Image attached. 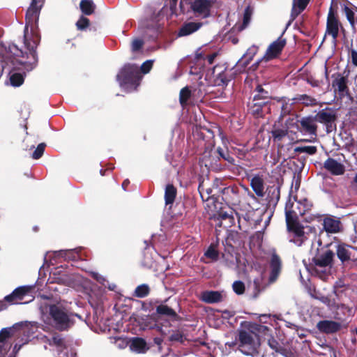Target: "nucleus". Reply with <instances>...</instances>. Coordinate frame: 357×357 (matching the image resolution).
Here are the masks:
<instances>
[{
    "label": "nucleus",
    "instance_id": "nucleus-1",
    "mask_svg": "<svg viewBox=\"0 0 357 357\" xmlns=\"http://www.w3.org/2000/svg\"><path fill=\"white\" fill-rule=\"evenodd\" d=\"M218 132L221 135L222 146H218L215 150L214 133L208 128H203L200 130H196L193 132V146L197 150L195 152L196 156H212L213 153H217L219 156L245 155L248 153V149L243 144H235L229 142L227 139L223 136L220 128Z\"/></svg>",
    "mask_w": 357,
    "mask_h": 357
},
{
    "label": "nucleus",
    "instance_id": "nucleus-2",
    "mask_svg": "<svg viewBox=\"0 0 357 357\" xmlns=\"http://www.w3.org/2000/svg\"><path fill=\"white\" fill-rule=\"evenodd\" d=\"M312 204L307 199H303L298 201L296 198L289 200L286 204L285 214L286 222L288 229L292 233V237L290 239L297 246L302 245L307 239V234L304 231V228L298 222L299 216H303L306 212L311 209Z\"/></svg>",
    "mask_w": 357,
    "mask_h": 357
},
{
    "label": "nucleus",
    "instance_id": "nucleus-3",
    "mask_svg": "<svg viewBox=\"0 0 357 357\" xmlns=\"http://www.w3.org/2000/svg\"><path fill=\"white\" fill-rule=\"evenodd\" d=\"M75 317L82 319L81 316L69 312L62 305L54 304L46 306L41 313L43 322L59 331H66L72 327L75 323Z\"/></svg>",
    "mask_w": 357,
    "mask_h": 357
},
{
    "label": "nucleus",
    "instance_id": "nucleus-4",
    "mask_svg": "<svg viewBox=\"0 0 357 357\" xmlns=\"http://www.w3.org/2000/svg\"><path fill=\"white\" fill-rule=\"evenodd\" d=\"M24 38V43L26 50H29V54L26 52L19 49L15 44L10 45L8 50L14 56L16 63L20 65L24 70L29 72L36 67L38 62L36 48L40 42V37L32 35L30 38H28L25 34Z\"/></svg>",
    "mask_w": 357,
    "mask_h": 357
},
{
    "label": "nucleus",
    "instance_id": "nucleus-5",
    "mask_svg": "<svg viewBox=\"0 0 357 357\" xmlns=\"http://www.w3.org/2000/svg\"><path fill=\"white\" fill-rule=\"evenodd\" d=\"M142 75L135 64H125L116 75L120 86L128 91H135L140 84Z\"/></svg>",
    "mask_w": 357,
    "mask_h": 357
},
{
    "label": "nucleus",
    "instance_id": "nucleus-6",
    "mask_svg": "<svg viewBox=\"0 0 357 357\" xmlns=\"http://www.w3.org/2000/svg\"><path fill=\"white\" fill-rule=\"evenodd\" d=\"M340 30L344 31V26L340 21L337 14L331 6L327 15L325 36H331L333 40L335 42L338 38Z\"/></svg>",
    "mask_w": 357,
    "mask_h": 357
},
{
    "label": "nucleus",
    "instance_id": "nucleus-7",
    "mask_svg": "<svg viewBox=\"0 0 357 357\" xmlns=\"http://www.w3.org/2000/svg\"><path fill=\"white\" fill-rule=\"evenodd\" d=\"M213 84L215 86L225 87L236 75L232 68L216 65L213 68Z\"/></svg>",
    "mask_w": 357,
    "mask_h": 357
},
{
    "label": "nucleus",
    "instance_id": "nucleus-8",
    "mask_svg": "<svg viewBox=\"0 0 357 357\" xmlns=\"http://www.w3.org/2000/svg\"><path fill=\"white\" fill-rule=\"evenodd\" d=\"M247 107L248 112L255 118L264 117L266 114L271 112V104L261 99H257L256 96L249 100Z\"/></svg>",
    "mask_w": 357,
    "mask_h": 357
},
{
    "label": "nucleus",
    "instance_id": "nucleus-9",
    "mask_svg": "<svg viewBox=\"0 0 357 357\" xmlns=\"http://www.w3.org/2000/svg\"><path fill=\"white\" fill-rule=\"evenodd\" d=\"M44 1L45 0H31V4L25 15V31H27L29 26L32 29L33 26L37 25L40 10L43 6Z\"/></svg>",
    "mask_w": 357,
    "mask_h": 357
},
{
    "label": "nucleus",
    "instance_id": "nucleus-10",
    "mask_svg": "<svg viewBox=\"0 0 357 357\" xmlns=\"http://www.w3.org/2000/svg\"><path fill=\"white\" fill-rule=\"evenodd\" d=\"M298 131L303 134L316 137L317 135V120L314 116H303L295 123Z\"/></svg>",
    "mask_w": 357,
    "mask_h": 357
},
{
    "label": "nucleus",
    "instance_id": "nucleus-11",
    "mask_svg": "<svg viewBox=\"0 0 357 357\" xmlns=\"http://www.w3.org/2000/svg\"><path fill=\"white\" fill-rule=\"evenodd\" d=\"M286 43V39L282 38V36H280L276 40L270 44L262 59H265V62H267L278 57L281 54Z\"/></svg>",
    "mask_w": 357,
    "mask_h": 357
},
{
    "label": "nucleus",
    "instance_id": "nucleus-12",
    "mask_svg": "<svg viewBox=\"0 0 357 357\" xmlns=\"http://www.w3.org/2000/svg\"><path fill=\"white\" fill-rule=\"evenodd\" d=\"M332 77L334 78L332 86L335 89V91L337 92L340 98L342 99L349 96V89L347 86L348 79L340 73L333 74Z\"/></svg>",
    "mask_w": 357,
    "mask_h": 357
},
{
    "label": "nucleus",
    "instance_id": "nucleus-13",
    "mask_svg": "<svg viewBox=\"0 0 357 357\" xmlns=\"http://www.w3.org/2000/svg\"><path fill=\"white\" fill-rule=\"evenodd\" d=\"M15 328V326L4 328L0 331V357H13L6 356V354L10 348V344L7 342V340L13 335Z\"/></svg>",
    "mask_w": 357,
    "mask_h": 357
},
{
    "label": "nucleus",
    "instance_id": "nucleus-14",
    "mask_svg": "<svg viewBox=\"0 0 357 357\" xmlns=\"http://www.w3.org/2000/svg\"><path fill=\"white\" fill-rule=\"evenodd\" d=\"M334 254L331 250H326L321 255H317L313 259L314 266L319 270V268L331 267V263Z\"/></svg>",
    "mask_w": 357,
    "mask_h": 357
},
{
    "label": "nucleus",
    "instance_id": "nucleus-15",
    "mask_svg": "<svg viewBox=\"0 0 357 357\" xmlns=\"http://www.w3.org/2000/svg\"><path fill=\"white\" fill-rule=\"evenodd\" d=\"M30 290L31 288L29 287H18L11 294L6 296L5 299L13 304L21 303V301L29 293Z\"/></svg>",
    "mask_w": 357,
    "mask_h": 357
},
{
    "label": "nucleus",
    "instance_id": "nucleus-16",
    "mask_svg": "<svg viewBox=\"0 0 357 357\" xmlns=\"http://www.w3.org/2000/svg\"><path fill=\"white\" fill-rule=\"evenodd\" d=\"M211 3L208 0H195L191 5V9L195 13L202 15L204 17L210 15Z\"/></svg>",
    "mask_w": 357,
    "mask_h": 357
},
{
    "label": "nucleus",
    "instance_id": "nucleus-17",
    "mask_svg": "<svg viewBox=\"0 0 357 357\" xmlns=\"http://www.w3.org/2000/svg\"><path fill=\"white\" fill-rule=\"evenodd\" d=\"M257 337V334L252 331L241 330L239 332V347H248L254 348L255 346V338Z\"/></svg>",
    "mask_w": 357,
    "mask_h": 357
},
{
    "label": "nucleus",
    "instance_id": "nucleus-18",
    "mask_svg": "<svg viewBox=\"0 0 357 357\" xmlns=\"http://www.w3.org/2000/svg\"><path fill=\"white\" fill-rule=\"evenodd\" d=\"M318 330L325 333H335L340 328V324L331 320H323L317 323Z\"/></svg>",
    "mask_w": 357,
    "mask_h": 357
},
{
    "label": "nucleus",
    "instance_id": "nucleus-19",
    "mask_svg": "<svg viewBox=\"0 0 357 357\" xmlns=\"http://www.w3.org/2000/svg\"><path fill=\"white\" fill-rule=\"evenodd\" d=\"M314 116L317 122L324 124L328 123L331 121H336L337 120L336 113L329 108L319 111Z\"/></svg>",
    "mask_w": 357,
    "mask_h": 357
},
{
    "label": "nucleus",
    "instance_id": "nucleus-20",
    "mask_svg": "<svg viewBox=\"0 0 357 357\" xmlns=\"http://www.w3.org/2000/svg\"><path fill=\"white\" fill-rule=\"evenodd\" d=\"M324 167L333 175H342L345 171L344 166L332 158L325 161Z\"/></svg>",
    "mask_w": 357,
    "mask_h": 357
},
{
    "label": "nucleus",
    "instance_id": "nucleus-21",
    "mask_svg": "<svg viewBox=\"0 0 357 357\" xmlns=\"http://www.w3.org/2000/svg\"><path fill=\"white\" fill-rule=\"evenodd\" d=\"M222 298V294L218 291H204L200 294V299L206 303H219Z\"/></svg>",
    "mask_w": 357,
    "mask_h": 357
},
{
    "label": "nucleus",
    "instance_id": "nucleus-22",
    "mask_svg": "<svg viewBox=\"0 0 357 357\" xmlns=\"http://www.w3.org/2000/svg\"><path fill=\"white\" fill-rule=\"evenodd\" d=\"M356 250H357V249L352 246L340 245L337 248V255L338 258L344 262L349 260L352 255V252Z\"/></svg>",
    "mask_w": 357,
    "mask_h": 357
},
{
    "label": "nucleus",
    "instance_id": "nucleus-23",
    "mask_svg": "<svg viewBox=\"0 0 357 357\" xmlns=\"http://www.w3.org/2000/svg\"><path fill=\"white\" fill-rule=\"evenodd\" d=\"M282 164L280 162L277 158H270L265 165V169L267 171H271L273 176H280L282 172Z\"/></svg>",
    "mask_w": 357,
    "mask_h": 357
},
{
    "label": "nucleus",
    "instance_id": "nucleus-24",
    "mask_svg": "<svg viewBox=\"0 0 357 357\" xmlns=\"http://www.w3.org/2000/svg\"><path fill=\"white\" fill-rule=\"evenodd\" d=\"M202 24L201 22H187L184 23L182 26L180 28L178 31L179 36H185L192 33L197 31L201 26Z\"/></svg>",
    "mask_w": 357,
    "mask_h": 357
},
{
    "label": "nucleus",
    "instance_id": "nucleus-25",
    "mask_svg": "<svg viewBox=\"0 0 357 357\" xmlns=\"http://www.w3.org/2000/svg\"><path fill=\"white\" fill-rule=\"evenodd\" d=\"M271 273L270 275V282H273L277 279L281 269V261L276 255H273L271 261Z\"/></svg>",
    "mask_w": 357,
    "mask_h": 357
},
{
    "label": "nucleus",
    "instance_id": "nucleus-26",
    "mask_svg": "<svg viewBox=\"0 0 357 357\" xmlns=\"http://www.w3.org/2000/svg\"><path fill=\"white\" fill-rule=\"evenodd\" d=\"M323 226L326 232L333 234L340 231V222L336 219L326 218L324 220Z\"/></svg>",
    "mask_w": 357,
    "mask_h": 357
},
{
    "label": "nucleus",
    "instance_id": "nucleus-27",
    "mask_svg": "<svg viewBox=\"0 0 357 357\" xmlns=\"http://www.w3.org/2000/svg\"><path fill=\"white\" fill-rule=\"evenodd\" d=\"M252 190L259 197H263L264 195V181L259 175L255 176L250 181Z\"/></svg>",
    "mask_w": 357,
    "mask_h": 357
},
{
    "label": "nucleus",
    "instance_id": "nucleus-28",
    "mask_svg": "<svg viewBox=\"0 0 357 357\" xmlns=\"http://www.w3.org/2000/svg\"><path fill=\"white\" fill-rule=\"evenodd\" d=\"M130 348L132 351L137 353H144L148 349L145 340L139 337L132 340Z\"/></svg>",
    "mask_w": 357,
    "mask_h": 357
},
{
    "label": "nucleus",
    "instance_id": "nucleus-29",
    "mask_svg": "<svg viewBox=\"0 0 357 357\" xmlns=\"http://www.w3.org/2000/svg\"><path fill=\"white\" fill-rule=\"evenodd\" d=\"M45 338V342L50 346L56 347L59 351H62L65 348V343L61 336L57 333H54L52 338Z\"/></svg>",
    "mask_w": 357,
    "mask_h": 357
},
{
    "label": "nucleus",
    "instance_id": "nucleus-30",
    "mask_svg": "<svg viewBox=\"0 0 357 357\" xmlns=\"http://www.w3.org/2000/svg\"><path fill=\"white\" fill-rule=\"evenodd\" d=\"M79 7L82 13L85 15H92L96 9V5L92 0H82Z\"/></svg>",
    "mask_w": 357,
    "mask_h": 357
},
{
    "label": "nucleus",
    "instance_id": "nucleus-31",
    "mask_svg": "<svg viewBox=\"0 0 357 357\" xmlns=\"http://www.w3.org/2000/svg\"><path fill=\"white\" fill-rule=\"evenodd\" d=\"M254 92L255 93L253 96H256L257 99H261L265 102L271 104V97L268 91L265 90L261 85L258 84L255 88Z\"/></svg>",
    "mask_w": 357,
    "mask_h": 357
},
{
    "label": "nucleus",
    "instance_id": "nucleus-32",
    "mask_svg": "<svg viewBox=\"0 0 357 357\" xmlns=\"http://www.w3.org/2000/svg\"><path fill=\"white\" fill-rule=\"evenodd\" d=\"M192 97V91L188 86L182 88L179 93V102L184 107L188 105V100Z\"/></svg>",
    "mask_w": 357,
    "mask_h": 357
},
{
    "label": "nucleus",
    "instance_id": "nucleus-33",
    "mask_svg": "<svg viewBox=\"0 0 357 357\" xmlns=\"http://www.w3.org/2000/svg\"><path fill=\"white\" fill-rule=\"evenodd\" d=\"M294 100L296 102H301L306 106H315L317 105V100L307 94H298Z\"/></svg>",
    "mask_w": 357,
    "mask_h": 357
},
{
    "label": "nucleus",
    "instance_id": "nucleus-34",
    "mask_svg": "<svg viewBox=\"0 0 357 357\" xmlns=\"http://www.w3.org/2000/svg\"><path fill=\"white\" fill-rule=\"evenodd\" d=\"M176 190L172 184L167 185L165 193V203L167 205L172 204L175 199Z\"/></svg>",
    "mask_w": 357,
    "mask_h": 357
},
{
    "label": "nucleus",
    "instance_id": "nucleus-35",
    "mask_svg": "<svg viewBox=\"0 0 357 357\" xmlns=\"http://www.w3.org/2000/svg\"><path fill=\"white\" fill-rule=\"evenodd\" d=\"M252 60H250L248 58H246L243 55V56L238 61L236 64V72L238 73H243L248 72V66Z\"/></svg>",
    "mask_w": 357,
    "mask_h": 357
},
{
    "label": "nucleus",
    "instance_id": "nucleus-36",
    "mask_svg": "<svg viewBox=\"0 0 357 357\" xmlns=\"http://www.w3.org/2000/svg\"><path fill=\"white\" fill-rule=\"evenodd\" d=\"M25 76H26L25 72H24V73H13L10 76V84L15 87H18V86H21L24 82Z\"/></svg>",
    "mask_w": 357,
    "mask_h": 357
},
{
    "label": "nucleus",
    "instance_id": "nucleus-37",
    "mask_svg": "<svg viewBox=\"0 0 357 357\" xmlns=\"http://www.w3.org/2000/svg\"><path fill=\"white\" fill-rule=\"evenodd\" d=\"M272 137L275 142H280L288 135L287 129L275 128L271 131Z\"/></svg>",
    "mask_w": 357,
    "mask_h": 357
},
{
    "label": "nucleus",
    "instance_id": "nucleus-38",
    "mask_svg": "<svg viewBox=\"0 0 357 357\" xmlns=\"http://www.w3.org/2000/svg\"><path fill=\"white\" fill-rule=\"evenodd\" d=\"M343 13L345 15L351 27L354 28L356 24V19L354 12L347 5L342 6Z\"/></svg>",
    "mask_w": 357,
    "mask_h": 357
},
{
    "label": "nucleus",
    "instance_id": "nucleus-39",
    "mask_svg": "<svg viewBox=\"0 0 357 357\" xmlns=\"http://www.w3.org/2000/svg\"><path fill=\"white\" fill-rule=\"evenodd\" d=\"M317 147L315 146H300L294 149L295 153H306L307 155H314L317 153Z\"/></svg>",
    "mask_w": 357,
    "mask_h": 357
},
{
    "label": "nucleus",
    "instance_id": "nucleus-40",
    "mask_svg": "<svg viewBox=\"0 0 357 357\" xmlns=\"http://www.w3.org/2000/svg\"><path fill=\"white\" fill-rule=\"evenodd\" d=\"M156 311L160 314L167 315L169 317L176 316V312L167 305H160L157 307Z\"/></svg>",
    "mask_w": 357,
    "mask_h": 357
},
{
    "label": "nucleus",
    "instance_id": "nucleus-41",
    "mask_svg": "<svg viewBox=\"0 0 357 357\" xmlns=\"http://www.w3.org/2000/svg\"><path fill=\"white\" fill-rule=\"evenodd\" d=\"M203 86L202 83H199L198 87L192 91V98L195 101H202L204 98L206 93L202 91V86Z\"/></svg>",
    "mask_w": 357,
    "mask_h": 357
},
{
    "label": "nucleus",
    "instance_id": "nucleus-42",
    "mask_svg": "<svg viewBox=\"0 0 357 357\" xmlns=\"http://www.w3.org/2000/svg\"><path fill=\"white\" fill-rule=\"evenodd\" d=\"M149 293V287L146 284H141L138 286L135 291V296L138 298H144Z\"/></svg>",
    "mask_w": 357,
    "mask_h": 357
},
{
    "label": "nucleus",
    "instance_id": "nucleus-43",
    "mask_svg": "<svg viewBox=\"0 0 357 357\" xmlns=\"http://www.w3.org/2000/svg\"><path fill=\"white\" fill-rule=\"evenodd\" d=\"M90 25V20L82 15L76 22L77 29L79 31H84Z\"/></svg>",
    "mask_w": 357,
    "mask_h": 357
},
{
    "label": "nucleus",
    "instance_id": "nucleus-44",
    "mask_svg": "<svg viewBox=\"0 0 357 357\" xmlns=\"http://www.w3.org/2000/svg\"><path fill=\"white\" fill-rule=\"evenodd\" d=\"M252 15V8L250 6H248L245 8L244 13H243V24H242V26L243 28L246 27L248 25V24L250 23Z\"/></svg>",
    "mask_w": 357,
    "mask_h": 357
},
{
    "label": "nucleus",
    "instance_id": "nucleus-45",
    "mask_svg": "<svg viewBox=\"0 0 357 357\" xmlns=\"http://www.w3.org/2000/svg\"><path fill=\"white\" fill-rule=\"evenodd\" d=\"M258 51L259 47L253 45L247 50L246 52L243 55L245 57L248 58L250 60L252 61L254 56L257 54Z\"/></svg>",
    "mask_w": 357,
    "mask_h": 357
},
{
    "label": "nucleus",
    "instance_id": "nucleus-46",
    "mask_svg": "<svg viewBox=\"0 0 357 357\" xmlns=\"http://www.w3.org/2000/svg\"><path fill=\"white\" fill-rule=\"evenodd\" d=\"M205 256L212 261H216L218 259V252L211 245L205 252Z\"/></svg>",
    "mask_w": 357,
    "mask_h": 357
},
{
    "label": "nucleus",
    "instance_id": "nucleus-47",
    "mask_svg": "<svg viewBox=\"0 0 357 357\" xmlns=\"http://www.w3.org/2000/svg\"><path fill=\"white\" fill-rule=\"evenodd\" d=\"M268 346L274 350L277 353H281L282 352V347L278 343V342L275 340L273 337H271L268 341Z\"/></svg>",
    "mask_w": 357,
    "mask_h": 357
},
{
    "label": "nucleus",
    "instance_id": "nucleus-48",
    "mask_svg": "<svg viewBox=\"0 0 357 357\" xmlns=\"http://www.w3.org/2000/svg\"><path fill=\"white\" fill-rule=\"evenodd\" d=\"M144 45V41L139 38H135L131 45V50L132 52H137L140 50Z\"/></svg>",
    "mask_w": 357,
    "mask_h": 357
},
{
    "label": "nucleus",
    "instance_id": "nucleus-49",
    "mask_svg": "<svg viewBox=\"0 0 357 357\" xmlns=\"http://www.w3.org/2000/svg\"><path fill=\"white\" fill-rule=\"evenodd\" d=\"M331 269V267H324V268H319V270H318L314 266V272L321 279H325L327 276L328 273H329Z\"/></svg>",
    "mask_w": 357,
    "mask_h": 357
},
{
    "label": "nucleus",
    "instance_id": "nucleus-50",
    "mask_svg": "<svg viewBox=\"0 0 357 357\" xmlns=\"http://www.w3.org/2000/svg\"><path fill=\"white\" fill-rule=\"evenodd\" d=\"M233 289L237 294H242L245 291V285L241 281H236L233 284Z\"/></svg>",
    "mask_w": 357,
    "mask_h": 357
},
{
    "label": "nucleus",
    "instance_id": "nucleus-51",
    "mask_svg": "<svg viewBox=\"0 0 357 357\" xmlns=\"http://www.w3.org/2000/svg\"><path fill=\"white\" fill-rule=\"evenodd\" d=\"M303 10L296 7L295 0H294L292 8L291 10V22L294 21Z\"/></svg>",
    "mask_w": 357,
    "mask_h": 357
},
{
    "label": "nucleus",
    "instance_id": "nucleus-52",
    "mask_svg": "<svg viewBox=\"0 0 357 357\" xmlns=\"http://www.w3.org/2000/svg\"><path fill=\"white\" fill-rule=\"evenodd\" d=\"M46 146V144L44 142L39 144L34 150L32 156H42L44 153Z\"/></svg>",
    "mask_w": 357,
    "mask_h": 357
},
{
    "label": "nucleus",
    "instance_id": "nucleus-53",
    "mask_svg": "<svg viewBox=\"0 0 357 357\" xmlns=\"http://www.w3.org/2000/svg\"><path fill=\"white\" fill-rule=\"evenodd\" d=\"M153 67V61L151 60H147L144 61L140 68L141 72L144 74L148 73Z\"/></svg>",
    "mask_w": 357,
    "mask_h": 357
},
{
    "label": "nucleus",
    "instance_id": "nucleus-54",
    "mask_svg": "<svg viewBox=\"0 0 357 357\" xmlns=\"http://www.w3.org/2000/svg\"><path fill=\"white\" fill-rule=\"evenodd\" d=\"M335 307L338 310H342V314L344 315L350 316L353 314V309L346 306L344 304L337 305Z\"/></svg>",
    "mask_w": 357,
    "mask_h": 357
},
{
    "label": "nucleus",
    "instance_id": "nucleus-55",
    "mask_svg": "<svg viewBox=\"0 0 357 357\" xmlns=\"http://www.w3.org/2000/svg\"><path fill=\"white\" fill-rule=\"evenodd\" d=\"M291 110V105L287 102H282L281 106V116H285L290 114Z\"/></svg>",
    "mask_w": 357,
    "mask_h": 357
},
{
    "label": "nucleus",
    "instance_id": "nucleus-56",
    "mask_svg": "<svg viewBox=\"0 0 357 357\" xmlns=\"http://www.w3.org/2000/svg\"><path fill=\"white\" fill-rule=\"evenodd\" d=\"M264 278L263 276H259V278H256L254 279V285L255 288L257 291H260L261 289L264 288L262 286Z\"/></svg>",
    "mask_w": 357,
    "mask_h": 357
},
{
    "label": "nucleus",
    "instance_id": "nucleus-57",
    "mask_svg": "<svg viewBox=\"0 0 357 357\" xmlns=\"http://www.w3.org/2000/svg\"><path fill=\"white\" fill-rule=\"evenodd\" d=\"M263 61H265V59H262V57L260 59H258L248 68V73H252L256 71L258 69L260 63Z\"/></svg>",
    "mask_w": 357,
    "mask_h": 357
},
{
    "label": "nucleus",
    "instance_id": "nucleus-58",
    "mask_svg": "<svg viewBox=\"0 0 357 357\" xmlns=\"http://www.w3.org/2000/svg\"><path fill=\"white\" fill-rule=\"evenodd\" d=\"M296 7L304 10L310 2V0H295Z\"/></svg>",
    "mask_w": 357,
    "mask_h": 357
},
{
    "label": "nucleus",
    "instance_id": "nucleus-59",
    "mask_svg": "<svg viewBox=\"0 0 357 357\" xmlns=\"http://www.w3.org/2000/svg\"><path fill=\"white\" fill-rule=\"evenodd\" d=\"M326 126L327 133L332 132L333 131L336 130V123L335 121H331L328 123L324 124Z\"/></svg>",
    "mask_w": 357,
    "mask_h": 357
},
{
    "label": "nucleus",
    "instance_id": "nucleus-60",
    "mask_svg": "<svg viewBox=\"0 0 357 357\" xmlns=\"http://www.w3.org/2000/svg\"><path fill=\"white\" fill-rule=\"evenodd\" d=\"M319 300L323 303L326 304V305H328L331 307H333V306H335L334 302H333L329 298H328L326 296H321L319 298Z\"/></svg>",
    "mask_w": 357,
    "mask_h": 357
},
{
    "label": "nucleus",
    "instance_id": "nucleus-61",
    "mask_svg": "<svg viewBox=\"0 0 357 357\" xmlns=\"http://www.w3.org/2000/svg\"><path fill=\"white\" fill-rule=\"evenodd\" d=\"M351 58L352 63L357 66V52L355 50H351Z\"/></svg>",
    "mask_w": 357,
    "mask_h": 357
},
{
    "label": "nucleus",
    "instance_id": "nucleus-62",
    "mask_svg": "<svg viewBox=\"0 0 357 357\" xmlns=\"http://www.w3.org/2000/svg\"><path fill=\"white\" fill-rule=\"evenodd\" d=\"M218 53L213 52L211 54H209L206 56V59L208 62L209 64H212L214 62L215 59L217 57Z\"/></svg>",
    "mask_w": 357,
    "mask_h": 357
},
{
    "label": "nucleus",
    "instance_id": "nucleus-63",
    "mask_svg": "<svg viewBox=\"0 0 357 357\" xmlns=\"http://www.w3.org/2000/svg\"><path fill=\"white\" fill-rule=\"evenodd\" d=\"M92 276L94 279H96L97 281H98L99 282L102 283V284H104V282H105V278L99 275L98 273H92Z\"/></svg>",
    "mask_w": 357,
    "mask_h": 357
},
{
    "label": "nucleus",
    "instance_id": "nucleus-64",
    "mask_svg": "<svg viewBox=\"0 0 357 357\" xmlns=\"http://www.w3.org/2000/svg\"><path fill=\"white\" fill-rule=\"evenodd\" d=\"M92 276L94 279H96L97 281H98L99 282L102 283V284H104V282H105V278L99 275L98 273H92Z\"/></svg>",
    "mask_w": 357,
    "mask_h": 357
}]
</instances>
